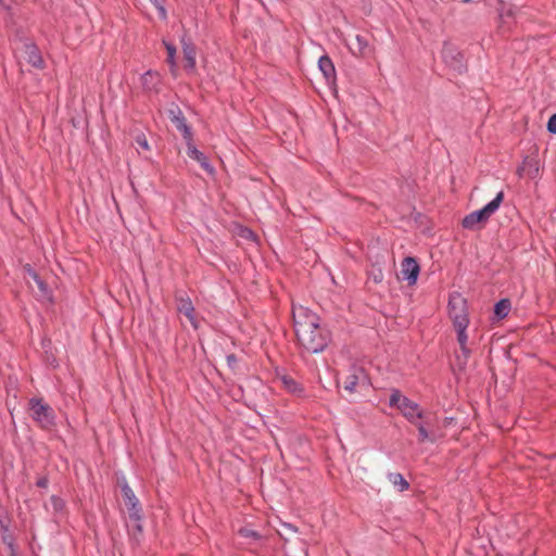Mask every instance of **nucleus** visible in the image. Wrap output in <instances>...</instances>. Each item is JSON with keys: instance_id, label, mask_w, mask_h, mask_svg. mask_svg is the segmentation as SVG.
Listing matches in <instances>:
<instances>
[{"instance_id": "obj_1", "label": "nucleus", "mask_w": 556, "mask_h": 556, "mask_svg": "<svg viewBox=\"0 0 556 556\" xmlns=\"http://www.w3.org/2000/svg\"><path fill=\"white\" fill-rule=\"evenodd\" d=\"M294 330L301 346L309 353H319L330 341L329 332L319 324V317L304 306L292 308Z\"/></svg>"}, {"instance_id": "obj_33", "label": "nucleus", "mask_w": 556, "mask_h": 556, "mask_svg": "<svg viewBox=\"0 0 556 556\" xmlns=\"http://www.w3.org/2000/svg\"><path fill=\"white\" fill-rule=\"evenodd\" d=\"M152 4L157 9L160 5H163V2L161 0H150Z\"/></svg>"}, {"instance_id": "obj_17", "label": "nucleus", "mask_w": 556, "mask_h": 556, "mask_svg": "<svg viewBox=\"0 0 556 556\" xmlns=\"http://www.w3.org/2000/svg\"><path fill=\"white\" fill-rule=\"evenodd\" d=\"M27 61L34 67L41 68L43 66V60L40 55L38 48L34 45L26 46Z\"/></svg>"}, {"instance_id": "obj_10", "label": "nucleus", "mask_w": 556, "mask_h": 556, "mask_svg": "<svg viewBox=\"0 0 556 556\" xmlns=\"http://www.w3.org/2000/svg\"><path fill=\"white\" fill-rule=\"evenodd\" d=\"M180 42L184 58L186 60L185 68L189 73H194L197 67V48L193 42L186 37H182Z\"/></svg>"}, {"instance_id": "obj_22", "label": "nucleus", "mask_w": 556, "mask_h": 556, "mask_svg": "<svg viewBox=\"0 0 556 556\" xmlns=\"http://www.w3.org/2000/svg\"><path fill=\"white\" fill-rule=\"evenodd\" d=\"M467 327L468 326H457V327H454L456 332H457V341L459 343L462 352L464 353V355L466 357L469 354V350L467 349V341H468V336L466 333Z\"/></svg>"}, {"instance_id": "obj_16", "label": "nucleus", "mask_w": 556, "mask_h": 556, "mask_svg": "<svg viewBox=\"0 0 556 556\" xmlns=\"http://www.w3.org/2000/svg\"><path fill=\"white\" fill-rule=\"evenodd\" d=\"M355 41H356L355 47H350L351 52L355 56L366 58V56L370 55L371 49H370L368 40L364 36L356 35Z\"/></svg>"}, {"instance_id": "obj_25", "label": "nucleus", "mask_w": 556, "mask_h": 556, "mask_svg": "<svg viewBox=\"0 0 556 556\" xmlns=\"http://www.w3.org/2000/svg\"><path fill=\"white\" fill-rule=\"evenodd\" d=\"M238 532L244 539H251V540H260L261 539V535L258 532H256L250 528H247V527L239 529Z\"/></svg>"}, {"instance_id": "obj_12", "label": "nucleus", "mask_w": 556, "mask_h": 556, "mask_svg": "<svg viewBox=\"0 0 556 556\" xmlns=\"http://www.w3.org/2000/svg\"><path fill=\"white\" fill-rule=\"evenodd\" d=\"M442 58L445 63L450 64L457 71L463 70L462 54L450 43L445 42L442 49Z\"/></svg>"}, {"instance_id": "obj_4", "label": "nucleus", "mask_w": 556, "mask_h": 556, "mask_svg": "<svg viewBox=\"0 0 556 556\" xmlns=\"http://www.w3.org/2000/svg\"><path fill=\"white\" fill-rule=\"evenodd\" d=\"M448 316L454 327L469 325L467 301L462 294L453 293L450 295Z\"/></svg>"}, {"instance_id": "obj_30", "label": "nucleus", "mask_w": 556, "mask_h": 556, "mask_svg": "<svg viewBox=\"0 0 556 556\" xmlns=\"http://www.w3.org/2000/svg\"><path fill=\"white\" fill-rule=\"evenodd\" d=\"M14 3V0H0V4L1 7H3L4 9H11L12 5Z\"/></svg>"}, {"instance_id": "obj_29", "label": "nucleus", "mask_w": 556, "mask_h": 556, "mask_svg": "<svg viewBox=\"0 0 556 556\" xmlns=\"http://www.w3.org/2000/svg\"><path fill=\"white\" fill-rule=\"evenodd\" d=\"M24 270L27 274V276L33 279V281H35L39 278L38 274L31 268L30 265H28V264L25 265Z\"/></svg>"}, {"instance_id": "obj_8", "label": "nucleus", "mask_w": 556, "mask_h": 556, "mask_svg": "<svg viewBox=\"0 0 556 556\" xmlns=\"http://www.w3.org/2000/svg\"><path fill=\"white\" fill-rule=\"evenodd\" d=\"M420 267L414 257H405L401 264V276L403 280H406L409 286L416 283Z\"/></svg>"}, {"instance_id": "obj_14", "label": "nucleus", "mask_w": 556, "mask_h": 556, "mask_svg": "<svg viewBox=\"0 0 556 556\" xmlns=\"http://www.w3.org/2000/svg\"><path fill=\"white\" fill-rule=\"evenodd\" d=\"M170 119L173 124L176 126V128L182 134L184 139L191 140L192 138V131L190 127L186 123V118L182 115L180 110L177 111H170Z\"/></svg>"}, {"instance_id": "obj_27", "label": "nucleus", "mask_w": 556, "mask_h": 556, "mask_svg": "<svg viewBox=\"0 0 556 556\" xmlns=\"http://www.w3.org/2000/svg\"><path fill=\"white\" fill-rule=\"evenodd\" d=\"M547 130L551 134H556V113L549 117L547 122Z\"/></svg>"}, {"instance_id": "obj_11", "label": "nucleus", "mask_w": 556, "mask_h": 556, "mask_svg": "<svg viewBox=\"0 0 556 556\" xmlns=\"http://www.w3.org/2000/svg\"><path fill=\"white\" fill-rule=\"evenodd\" d=\"M367 384V376L362 368H352L350 374L346 376L343 386L349 392H355L359 386Z\"/></svg>"}, {"instance_id": "obj_24", "label": "nucleus", "mask_w": 556, "mask_h": 556, "mask_svg": "<svg viewBox=\"0 0 556 556\" xmlns=\"http://www.w3.org/2000/svg\"><path fill=\"white\" fill-rule=\"evenodd\" d=\"M38 288L37 296H39L42 300H50V290L47 286V283L39 277L37 280L34 281Z\"/></svg>"}, {"instance_id": "obj_21", "label": "nucleus", "mask_w": 556, "mask_h": 556, "mask_svg": "<svg viewBox=\"0 0 556 556\" xmlns=\"http://www.w3.org/2000/svg\"><path fill=\"white\" fill-rule=\"evenodd\" d=\"M428 425H429L428 421L422 422L421 420H418L417 425H415L418 430L419 442H426V441L434 442L435 441V437L427 428Z\"/></svg>"}, {"instance_id": "obj_7", "label": "nucleus", "mask_w": 556, "mask_h": 556, "mask_svg": "<svg viewBox=\"0 0 556 556\" xmlns=\"http://www.w3.org/2000/svg\"><path fill=\"white\" fill-rule=\"evenodd\" d=\"M275 381L279 383L291 395L302 397L304 396V388L301 383L294 380L290 375L278 371Z\"/></svg>"}, {"instance_id": "obj_2", "label": "nucleus", "mask_w": 556, "mask_h": 556, "mask_svg": "<svg viewBox=\"0 0 556 556\" xmlns=\"http://www.w3.org/2000/svg\"><path fill=\"white\" fill-rule=\"evenodd\" d=\"M389 405L390 407L397 408L403 417L412 425H417V421L424 418V412L420 406L396 389L392 390Z\"/></svg>"}, {"instance_id": "obj_34", "label": "nucleus", "mask_w": 556, "mask_h": 556, "mask_svg": "<svg viewBox=\"0 0 556 556\" xmlns=\"http://www.w3.org/2000/svg\"><path fill=\"white\" fill-rule=\"evenodd\" d=\"M463 2L467 3V2H470L471 0H462Z\"/></svg>"}, {"instance_id": "obj_18", "label": "nucleus", "mask_w": 556, "mask_h": 556, "mask_svg": "<svg viewBox=\"0 0 556 556\" xmlns=\"http://www.w3.org/2000/svg\"><path fill=\"white\" fill-rule=\"evenodd\" d=\"M318 66L327 79L334 76V65L328 55H323L319 58Z\"/></svg>"}, {"instance_id": "obj_5", "label": "nucleus", "mask_w": 556, "mask_h": 556, "mask_svg": "<svg viewBox=\"0 0 556 556\" xmlns=\"http://www.w3.org/2000/svg\"><path fill=\"white\" fill-rule=\"evenodd\" d=\"M31 417L43 429H51L55 424V415L53 409L41 399L33 397L29 401Z\"/></svg>"}, {"instance_id": "obj_20", "label": "nucleus", "mask_w": 556, "mask_h": 556, "mask_svg": "<svg viewBox=\"0 0 556 556\" xmlns=\"http://www.w3.org/2000/svg\"><path fill=\"white\" fill-rule=\"evenodd\" d=\"M388 480L400 492H403L409 488V484L406 481V479L403 477V475H401L399 472H390L388 475Z\"/></svg>"}, {"instance_id": "obj_26", "label": "nucleus", "mask_w": 556, "mask_h": 556, "mask_svg": "<svg viewBox=\"0 0 556 556\" xmlns=\"http://www.w3.org/2000/svg\"><path fill=\"white\" fill-rule=\"evenodd\" d=\"M49 505L51 506V508L55 511V513H59L63 509L64 507V502L62 498L55 496V495H52L50 497V501H49Z\"/></svg>"}, {"instance_id": "obj_28", "label": "nucleus", "mask_w": 556, "mask_h": 556, "mask_svg": "<svg viewBox=\"0 0 556 556\" xmlns=\"http://www.w3.org/2000/svg\"><path fill=\"white\" fill-rule=\"evenodd\" d=\"M136 143L143 150H149V143H148V140L147 138L141 135V136H137L136 138Z\"/></svg>"}, {"instance_id": "obj_3", "label": "nucleus", "mask_w": 556, "mask_h": 556, "mask_svg": "<svg viewBox=\"0 0 556 556\" xmlns=\"http://www.w3.org/2000/svg\"><path fill=\"white\" fill-rule=\"evenodd\" d=\"M503 200L504 192L500 191L495 198L485 204L482 208L465 216L462 222L463 227L467 229H473L478 224L486 222L498 210Z\"/></svg>"}, {"instance_id": "obj_19", "label": "nucleus", "mask_w": 556, "mask_h": 556, "mask_svg": "<svg viewBox=\"0 0 556 556\" xmlns=\"http://www.w3.org/2000/svg\"><path fill=\"white\" fill-rule=\"evenodd\" d=\"M163 45L167 51L166 62L168 63V65L170 67L172 74L176 75V72H177L176 47L166 40H163Z\"/></svg>"}, {"instance_id": "obj_23", "label": "nucleus", "mask_w": 556, "mask_h": 556, "mask_svg": "<svg viewBox=\"0 0 556 556\" xmlns=\"http://www.w3.org/2000/svg\"><path fill=\"white\" fill-rule=\"evenodd\" d=\"M510 311V302L508 300H501L494 306V313L498 318H504Z\"/></svg>"}, {"instance_id": "obj_31", "label": "nucleus", "mask_w": 556, "mask_h": 556, "mask_svg": "<svg viewBox=\"0 0 556 556\" xmlns=\"http://www.w3.org/2000/svg\"><path fill=\"white\" fill-rule=\"evenodd\" d=\"M156 10L159 11L160 17L162 20H166L167 18L166 9H165L164 5H160Z\"/></svg>"}, {"instance_id": "obj_32", "label": "nucleus", "mask_w": 556, "mask_h": 556, "mask_svg": "<svg viewBox=\"0 0 556 556\" xmlns=\"http://www.w3.org/2000/svg\"><path fill=\"white\" fill-rule=\"evenodd\" d=\"M48 482H49V481H48V479L43 477V478H40V479L37 481V485H38L39 488L45 489V488H47V486H48Z\"/></svg>"}, {"instance_id": "obj_6", "label": "nucleus", "mask_w": 556, "mask_h": 556, "mask_svg": "<svg viewBox=\"0 0 556 556\" xmlns=\"http://www.w3.org/2000/svg\"><path fill=\"white\" fill-rule=\"evenodd\" d=\"M122 493L128 509L129 518L136 522V528L141 531V508L138 498L127 483L122 486Z\"/></svg>"}, {"instance_id": "obj_15", "label": "nucleus", "mask_w": 556, "mask_h": 556, "mask_svg": "<svg viewBox=\"0 0 556 556\" xmlns=\"http://www.w3.org/2000/svg\"><path fill=\"white\" fill-rule=\"evenodd\" d=\"M186 143L188 156L195 160L206 172L213 173V167L208 163L207 157L194 147L192 139L187 140Z\"/></svg>"}, {"instance_id": "obj_13", "label": "nucleus", "mask_w": 556, "mask_h": 556, "mask_svg": "<svg viewBox=\"0 0 556 556\" xmlns=\"http://www.w3.org/2000/svg\"><path fill=\"white\" fill-rule=\"evenodd\" d=\"M143 90L148 92H156L161 86V75L156 71H147L140 78Z\"/></svg>"}, {"instance_id": "obj_9", "label": "nucleus", "mask_w": 556, "mask_h": 556, "mask_svg": "<svg viewBox=\"0 0 556 556\" xmlns=\"http://www.w3.org/2000/svg\"><path fill=\"white\" fill-rule=\"evenodd\" d=\"M177 311L182 314L194 329L199 328V319L195 315L193 304L189 296H177Z\"/></svg>"}]
</instances>
